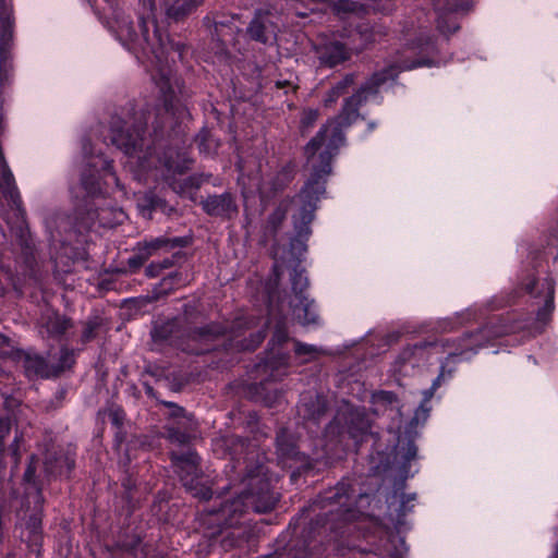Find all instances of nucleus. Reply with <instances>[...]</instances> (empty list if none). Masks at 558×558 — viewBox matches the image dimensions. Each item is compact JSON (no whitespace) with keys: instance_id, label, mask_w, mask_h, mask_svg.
Returning <instances> with one entry per match:
<instances>
[{"instance_id":"nucleus-47","label":"nucleus","mask_w":558,"mask_h":558,"mask_svg":"<svg viewBox=\"0 0 558 558\" xmlns=\"http://www.w3.org/2000/svg\"><path fill=\"white\" fill-rule=\"evenodd\" d=\"M280 274H281V265L278 262H276L274 265V275H275L276 281L279 280Z\"/></svg>"},{"instance_id":"nucleus-48","label":"nucleus","mask_w":558,"mask_h":558,"mask_svg":"<svg viewBox=\"0 0 558 558\" xmlns=\"http://www.w3.org/2000/svg\"><path fill=\"white\" fill-rule=\"evenodd\" d=\"M34 488L36 490V494H35V499L36 500H35V502H36V505L41 506V504L44 501L41 493L39 492V489L35 485H34Z\"/></svg>"},{"instance_id":"nucleus-49","label":"nucleus","mask_w":558,"mask_h":558,"mask_svg":"<svg viewBox=\"0 0 558 558\" xmlns=\"http://www.w3.org/2000/svg\"><path fill=\"white\" fill-rule=\"evenodd\" d=\"M281 175L283 177V181H284V182L290 181V180H291V178H292V171H291V169H283V171H282Z\"/></svg>"},{"instance_id":"nucleus-35","label":"nucleus","mask_w":558,"mask_h":558,"mask_svg":"<svg viewBox=\"0 0 558 558\" xmlns=\"http://www.w3.org/2000/svg\"><path fill=\"white\" fill-rule=\"evenodd\" d=\"M73 352L68 349L61 350L60 363L58 365H53L54 368L59 369L58 374L64 371L66 367H70L73 363Z\"/></svg>"},{"instance_id":"nucleus-9","label":"nucleus","mask_w":558,"mask_h":558,"mask_svg":"<svg viewBox=\"0 0 558 558\" xmlns=\"http://www.w3.org/2000/svg\"><path fill=\"white\" fill-rule=\"evenodd\" d=\"M521 284L525 292L534 300L533 305L537 307L533 329L539 332L549 322L555 307V282L551 278L536 280L533 276L529 275L526 282H521Z\"/></svg>"},{"instance_id":"nucleus-40","label":"nucleus","mask_w":558,"mask_h":558,"mask_svg":"<svg viewBox=\"0 0 558 558\" xmlns=\"http://www.w3.org/2000/svg\"><path fill=\"white\" fill-rule=\"evenodd\" d=\"M172 265V262L170 259H165L162 262V264H155V263H151L148 267H147V274L149 276H157L159 274V271L161 269H166V268H169L170 266Z\"/></svg>"},{"instance_id":"nucleus-16","label":"nucleus","mask_w":558,"mask_h":558,"mask_svg":"<svg viewBox=\"0 0 558 558\" xmlns=\"http://www.w3.org/2000/svg\"><path fill=\"white\" fill-rule=\"evenodd\" d=\"M316 52L320 63L329 68L344 62L351 56L350 49L347 48L345 44L339 40L319 43L316 47Z\"/></svg>"},{"instance_id":"nucleus-13","label":"nucleus","mask_w":558,"mask_h":558,"mask_svg":"<svg viewBox=\"0 0 558 558\" xmlns=\"http://www.w3.org/2000/svg\"><path fill=\"white\" fill-rule=\"evenodd\" d=\"M197 461V456L194 453L177 458L174 461L175 471L184 487L191 492L193 496L201 499H209L211 497L210 488L205 486L198 487Z\"/></svg>"},{"instance_id":"nucleus-27","label":"nucleus","mask_w":558,"mask_h":558,"mask_svg":"<svg viewBox=\"0 0 558 558\" xmlns=\"http://www.w3.org/2000/svg\"><path fill=\"white\" fill-rule=\"evenodd\" d=\"M354 83V75L348 74L341 82L333 86L324 99L325 106H331L338 98L348 93L349 87Z\"/></svg>"},{"instance_id":"nucleus-33","label":"nucleus","mask_w":558,"mask_h":558,"mask_svg":"<svg viewBox=\"0 0 558 558\" xmlns=\"http://www.w3.org/2000/svg\"><path fill=\"white\" fill-rule=\"evenodd\" d=\"M417 453V448L412 440H409L405 446H401L399 442L397 446V456L401 457L404 462H410L415 459Z\"/></svg>"},{"instance_id":"nucleus-8","label":"nucleus","mask_w":558,"mask_h":558,"mask_svg":"<svg viewBox=\"0 0 558 558\" xmlns=\"http://www.w3.org/2000/svg\"><path fill=\"white\" fill-rule=\"evenodd\" d=\"M83 151L85 155L87 169L82 175V186L88 196L104 194L106 191L102 189V183L106 186L114 184L120 187L119 180L112 171L111 161L102 155H93L88 144H83Z\"/></svg>"},{"instance_id":"nucleus-44","label":"nucleus","mask_w":558,"mask_h":558,"mask_svg":"<svg viewBox=\"0 0 558 558\" xmlns=\"http://www.w3.org/2000/svg\"><path fill=\"white\" fill-rule=\"evenodd\" d=\"M110 420L116 426H120L123 420V412L120 409L110 412Z\"/></svg>"},{"instance_id":"nucleus-59","label":"nucleus","mask_w":558,"mask_h":558,"mask_svg":"<svg viewBox=\"0 0 558 558\" xmlns=\"http://www.w3.org/2000/svg\"><path fill=\"white\" fill-rule=\"evenodd\" d=\"M283 85H284V83H282V82H277V87H278V88H281Z\"/></svg>"},{"instance_id":"nucleus-52","label":"nucleus","mask_w":558,"mask_h":558,"mask_svg":"<svg viewBox=\"0 0 558 558\" xmlns=\"http://www.w3.org/2000/svg\"><path fill=\"white\" fill-rule=\"evenodd\" d=\"M177 277H178V275H177V274L169 276V278L165 279L163 284H166V283H167V280H174Z\"/></svg>"},{"instance_id":"nucleus-45","label":"nucleus","mask_w":558,"mask_h":558,"mask_svg":"<svg viewBox=\"0 0 558 558\" xmlns=\"http://www.w3.org/2000/svg\"><path fill=\"white\" fill-rule=\"evenodd\" d=\"M20 441H21V437L16 435L15 438H14V442H13V445L11 447L12 456H13V458L15 460V463H19L20 458H21V453L19 451Z\"/></svg>"},{"instance_id":"nucleus-37","label":"nucleus","mask_w":558,"mask_h":558,"mask_svg":"<svg viewBox=\"0 0 558 558\" xmlns=\"http://www.w3.org/2000/svg\"><path fill=\"white\" fill-rule=\"evenodd\" d=\"M151 256V251L143 252L138 250V254L129 259V265L133 268L142 266Z\"/></svg>"},{"instance_id":"nucleus-25","label":"nucleus","mask_w":558,"mask_h":558,"mask_svg":"<svg viewBox=\"0 0 558 558\" xmlns=\"http://www.w3.org/2000/svg\"><path fill=\"white\" fill-rule=\"evenodd\" d=\"M278 454L282 458H294L299 451L295 440L288 437L286 430H280L276 438Z\"/></svg>"},{"instance_id":"nucleus-10","label":"nucleus","mask_w":558,"mask_h":558,"mask_svg":"<svg viewBox=\"0 0 558 558\" xmlns=\"http://www.w3.org/2000/svg\"><path fill=\"white\" fill-rule=\"evenodd\" d=\"M290 339L288 337L286 319L280 318L275 326L274 335L269 342V349L265 361L264 369L270 373L274 380L280 379L287 374L290 354L287 345Z\"/></svg>"},{"instance_id":"nucleus-11","label":"nucleus","mask_w":558,"mask_h":558,"mask_svg":"<svg viewBox=\"0 0 558 558\" xmlns=\"http://www.w3.org/2000/svg\"><path fill=\"white\" fill-rule=\"evenodd\" d=\"M280 23L281 15L275 8L267 5L255 11L247 33L252 39L262 44L279 43Z\"/></svg>"},{"instance_id":"nucleus-3","label":"nucleus","mask_w":558,"mask_h":558,"mask_svg":"<svg viewBox=\"0 0 558 558\" xmlns=\"http://www.w3.org/2000/svg\"><path fill=\"white\" fill-rule=\"evenodd\" d=\"M356 490L349 481H341L324 496L323 501L330 507L327 519L323 523L325 531L329 530L336 536H343L351 531V525L366 539L368 548L359 546L361 551H369L379 558H404L408 548L404 539H396L387 525H383L373 515L360 509L369 504L368 494H355Z\"/></svg>"},{"instance_id":"nucleus-1","label":"nucleus","mask_w":558,"mask_h":558,"mask_svg":"<svg viewBox=\"0 0 558 558\" xmlns=\"http://www.w3.org/2000/svg\"><path fill=\"white\" fill-rule=\"evenodd\" d=\"M107 8L102 14L111 19L106 22L117 39L131 51L138 62L143 63L149 72L151 80L158 89V104L154 112L145 111L141 116L134 114L132 121L122 122L113 119L110 128V142L122 150L128 157L126 165L134 173L137 181L148 183L151 181H166L178 194H190L196 189V180L193 177L178 181L175 174H183L190 169L192 159L186 151H179L168 147L162 157L157 149L165 148V134L178 133L185 120L190 119V112L181 104L178 93L181 92L179 78L170 65V58H179L183 53V45L172 44L167 34L157 26L154 14V3L148 0L149 16L140 17L137 35L129 16L116 9L117 0H104Z\"/></svg>"},{"instance_id":"nucleus-17","label":"nucleus","mask_w":558,"mask_h":558,"mask_svg":"<svg viewBox=\"0 0 558 558\" xmlns=\"http://www.w3.org/2000/svg\"><path fill=\"white\" fill-rule=\"evenodd\" d=\"M371 403L375 415H387L392 421L401 417V403L393 392L375 391L371 396Z\"/></svg>"},{"instance_id":"nucleus-39","label":"nucleus","mask_w":558,"mask_h":558,"mask_svg":"<svg viewBox=\"0 0 558 558\" xmlns=\"http://www.w3.org/2000/svg\"><path fill=\"white\" fill-rule=\"evenodd\" d=\"M36 463H37L36 457L32 456L29 464L24 473V481L27 484H34L35 473H36Z\"/></svg>"},{"instance_id":"nucleus-38","label":"nucleus","mask_w":558,"mask_h":558,"mask_svg":"<svg viewBox=\"0 0 558 558\" xmlns=\"http://www.w3.org/2000/svg\"><path fill=\"white\" fill-rule=\"evenodd\" d=\"M287 209L282 206L278 207L277 210L270 216L269 218V225L272 229H277V227L281 223V221L286 217Z\"/></svg>"},{"instance_id":"nucleus-19","label":"nucleus","mask_w":558,"mask_h":558,"mask_svg":"<svg viewBox=\"0 0 558 558\" xmlns=\"http://www.w3.org/2000/svg\"><path fill=\"white\" fill-rule=\"evenodd\" d=\"M214 24L217 39L221 41L225 47L229 45L234 46L236 36L241 34L243 26L240 17L236 15H231L230 17L216 20Z\"/></svg>"},{"instance_id":"nucleus-7","label":"nucleus","mask_w":558,"mask_h":558,"mask_svg":"<svg viewBox=\"0 0 558 558\" xmlns=\"http://www.w3.org/2000/svg\"><path fill=\"white\" fill-rule=\"evenodd\" d=\"M372 425L368 414L364 408L352 404L351 401L343 400L338 409L333 421L327 426L324 434V452L326 453V463H330L333 458H341L338 453L329 454L332 449L333 438L341 442L345 435L361 441L363 436L369 430Z\"/></svg>"},{"instance_id":"nucleus-57","label":"nucleus","mask_w":558,"mask_h":558,"mask_svg":"<svg viewBox=\"0 0 558 558\" xmlns=\"http://www.w3.org/2000/svg\"><path fill=\"white\" fill-rule=\"evenodd\" d=\"M268 293H269V302H270V304H271V303H272L274 295H272V293H271L270 291H268Z\"/></svg>"},{"instance_id":"nucleus-53","label":"nucleus","mask_w":558,"mask_h":558,"mask_svg":"<svg viewBox=\"0 0 558 558\" xmlns=\"http://www.w3.org/2000/svg\"><path fill=\"white\" fill-rule=\"evenodd\" d=\"M551 558H558V541H557V544H556V547H555V553H554Z\"/></svg>"},{"instance_id":"nucleus-42","label":"nucleus","mask_w":558,"mask_h":558,"mask_svg":"<svg viewBox=\"0 0 558 558\" xmlns=\"http://www.w3.org/2000/svg\"><path fill=\"white\" fill-rule=\"evenodd\" d=\"M96 328H97V324L95 322L89 320L86 323L83 335H82L84 342H87L93 339Z\"/></svg>"},{"instance_id":"nucleus-15","label":"nucleus","mask_w":558,"mask_h":558,"mask_svg":"<svg viewBox=\"0 0 558 558\" xmlns=\"http://www.w3.org/2000/svg\"><path fill=\"white\" fill-rule=\"evenodd\" d=\"M13 8L12 0H0V66L5 63L13 39Z\"/></svg>"},{"instance_id":"nucleus-58","label":"nucleus","mask_w":558,"mask_h":558,"mask_svg":"<svg viewBox=\"0 0 558 558\" xmlns=\"http://www.w3.org/2000/svg\"><path fill=\"white\" fill-rule=\"evenodd\" d=\"M293 558H310V557L307 556V554L303 553L302 557H296V555H295V556H293Z\"/></svg>"},{"instance_id":"nucleus-4","label":"nucleus","mask_w":558,"mask_h":558,"mask_svg":"<svg viewBox=\"0 0 558 558\" xmlns=\"http://www.w3.org/2000/svg\"><path fill=\"white\" fill-rule=\"evenodd\" d=\"M257 324L255 318L240 317L235 319L228 332L226 328L214 324L179 336L173 332L174 324L168 323L155 326L151 336L155 341H168L171 345L191 354H203L213 350L220 336H226L229 348L251 351L255 350L266 336L265 330H259L256 333H250V339L243 338L244 331Z\"/></svg>"},{"instance_id":"nucleus-51","label":"nucleus","mask_w":558,"mask_h":558,"mask_svg":"<svg viewBox=\"0 0 558 558\" xmlns=\"http://www.w3.org/2000/svg\"><path fill=\"white\" fill-rule=\"evenodd\" d=\"M452 329L450 322H444L442 330H450Z\"/></svg>"},{"instance_id":"nucleus-28","label":"nucleus","mask_w":558,"mask_h":558,"mask_svg":"<svg viewBox=\"0 0 558 558\" xmlns=\"http://www.w3.org/2000/svg\"><path fill=\"white\" fill-rule=\"evenodd\" d=\"M460 10L464 9L460 5H453L449 8L450 13H457ZM437 26L439 31L444 34L453 33L459 28L457 21L451 16V14H439Z\"/></svg>"},{"instance_id":"nucleus-12","label":"nucleus","mask_w":558,"mask_h":558,"mask_svg":"<svg viewBox=\"0 0 558 558\" xmlns=\"http://www.w3.org/2000/svg\"><path fill=\"white\" fill-rule=\"evenodd\" d=\"M291 284L294 293V299L289 304L292 315L304 326L316 324L318 319L316 306L314 301L310 300L305 294L308 279L303 270L293 269Z\"/></svg>"},{"instance_id":"nucleus-61","label":"nucleus","mask_w":558,"mask_h":558,"mask_svg":"<svg viewBox=\"0 0 558 558\" xmlns=\"http://www.w3.org/2000/svg\"><path fill=\"white\" fill-rule=\"evenodd\" d=\"M95 222L93 221L90 225L88 222H82L83 226H86V227H92V225H94Z\"/></svg>"},{"instance_id":"nucleus-54","label":"nucleus","mask_w":558,"mask_h":558,"mask_svg":"<svg viewBox=\"0 0 558 558\" xmlns=\"http://www.w3.org/2000/svg\"><path fill=\"white\" fill-rule=\"evenodd\" d=\"M93 7L95 8V12H96L97 14H100L99 8H98V5H97V0H95V4H93Z\"/></svg>"},{"instance_id":"nucleus-2","label":"nucleus","mask_w":558,"mask_h":558,"mask_svg":"<svg viewBox=\"0 0 558 558\" xmlns=\"http://www.w3.org/2000/svg\"><path fill=\"white\" fill-rule=\"evenodd\" d=\"M404 39L405 47L396 63L375 73L356 94L348 98L341 113L336 119L329 120L305 147L311 173L300 194L292 201L295 207L293 214L295 236L291 241L292 252L306 251L305 242L312 233L310 226L314 220L316 204L325 193V183L331 173V160L344 144L343 128L359 118L357 109L361 102L371 95L375 96L378 87L393 80L400 71L440 64L438 61L425 58L435 51V43L426 36L422 27L418 31L407 28Z\"/></svg>"},{"instance_id":"nucleus-64","label":"nucleus","mask_w":558,"mask_h":558,"mask_svg":"<svg viewBox=\"0 0 558 558\" xmlns=\"http://www.w3.org/2000/svg\"><path fill=\"white\" fill-rule=\"evenodd\" d=\"M298 15H300V16H305L306 14H305V13H301V12H300V13H298Z\"/></svg>"},{"instance_id":"nucleus-36","label":"nucleus","mask_w":558,"mask_h":558,"mask_svg":"<svg viewBox=\"0 0 558 558\" xmlns=\"http://www.w3.org/2000/svg\"><path fill=\"white\" fill-rule=\"evenodd\" d=\"M11 430V421L9 417H0V453L4 451V439Z\"/></svg>"},{"instance_id":"nucleus-62","label":"nucleus","mask_w":558,"mask_h":558,"mask_svg":"<svg viewBox=\"0 0 558 558\" xmlns=\"http://www.w3.org/2000/svg\"><path fill=\"white\" fill-rule=\"evenodd\" d=\"M243 180H244V175H243V173H241L239 181L242 182Z\"/></svg>"},{"instance_id":"nucleus-30","label":"nucleus","mask_w":558,"mask_h":558,"mask_svg":"<svg viewBox=\"0 0 558 558\" xmlns=\"http://www.w3.org/2000/svg\"><path fill=\"white\" fill-rule=\"evenodd\" d=\"M27 530L29 532L28 542L34 546L41 544V515L40 513L33 514L27 522Z\"/></svg>"},{"instance_id":"nucleus-26","label":"nucleus","mask_w":558,"mask_h":558,"mask_svg":"<svg viewBox=\"0 0 558 558\" xmlns=\"http://www.w3.org/2000/svg\"><path fill=\"white\" fill-rule=\"evenodd\" d=\"M181 240L175 239H167L163 236L151 239L150 241H144L138 243V250L143 252L151 251V255L162 248L167 247H175L181 245Z\"/></svg>"},{"instance_id":"nucleus-21","label":"nucleus","mask_w":558,"mask_h":558,"mask_svg":"<svg viewBox=\"0 0 558 558\" xmlns=\"http://www.w3.org/2000/svg\"><path fill=\"white\" fill-rule=\"evenodd\" d=\"M203 0H163L168 17L180 20L202 4Z\"/></svg>"},{"instance_id":"nucleus-41","label":"nucleus","mask_w":558,"mask_h":558,"mask_svg":"<svg viewBox=\"0 0 558 558\" xmlns=\"http://www.w3.org/2000/svg\"><path fill=\"white\" fill-rule=\"evenodd\" d=\"M158 202L159 201L155 196L149 195L145 197V201L143 203H140V207L143 214L145 215L146 210L150 211L151 209H155L158 205Z\"/></svg>"},{"instance_id":"nucleus-63","label":"nucleus","mask_w":558,"mask_h":558,"mask_svg":"<svg viewBox=\"0 0 558 558\" xmlns=\"http://www.w3.org/2000/svg\"><path fill=\"white\" fill-rule=\"evenodd\" d=\"M374 128H375V124L371 123L369 124V131H372Z\"/></svg>"},{"instance_id":"nucleus-5","label":"nucleus","mask_w":558,"mask_h":558,"mask_svg":"<svg viewBox=\"0 0 558 558\" xmlns=\"http://www.w3.org/2000/svg\"><path fill=\"white\" fill-rule=\"evenodd\" d=\"M245 489L241 494L211 513V521L222 523L226 527H240L247 523L250 510L268 512L274 509L278 496L271 490L270 478L264 465H258L255 472H250L244 480Z\"/></svg>"},{"instance_id":"nucleus-34","label":"nucleus","mask_w":558,"mask_h":558,"mask_svg":"<svg viewBox=\"0 0 558 558\" xmlns=\"http://www.w3.org/2000/svg\"><path fill=\"white\" fill-rule=\"evenodd\" d=\"M318 110L313 108L304 109L301 117V126L303 130H306L316 122L318 119Z\"/></svg>"},{"instance_id":"nucleus-46","label":"nucleus","mask_w":558,"mask_h":558,"mask_svg":"<svg viewBox=\"0 0 558 558\" xmlns=\"http://www.w3.org/2000/svg\"><path fill=\"white\" fill-rule=\"evenodd\" d=\"M45 471L49 474H60L61 471L58 470L57 465H52L49 460L45 461Z\"/></svg>"},{"instance_id":"nucleus-6","label":"nucleus","mask_w":558,"mask_h":558,"mask_svg":"<svg viewBox=\"0 0 558 558\" xmlns=\"http://www.w3.org/2000/svg\"><path fill=\"white\" fill-rule=\"evenodd\" d=\"M521 328L517 324L499 326H486L476 333H471L463 339L457 341L451 338H444L435 342H424L407 348L401 354L399 362L402 365L409 363L412 367L418 365L420 360L433 354L446 353L448 357H460L461 360L470 359L478 348L487 345L493 339L504 335L514 332Z\"/></svg>"},{"instance_id":"nucleus-60","label":"nucleus","mask_w":558,"mask_h":558,"mask_svg":"<svg viewBox=\"0 0 558 558\" xmlns=\"http://www.w3.org/2000/svg\"><path fill=\"white\" fill-rule=\"evenodd\" d=\"M248 193H251V191H245V190H244V191H243V195H244V197H248Z\"/></svg>"},{"instance_id":"nucleus-20","label":"nucleus","mask_w":558,"mask_h":558,"mask_svg":"<svg viewBox=\"0 0 558 558\" xmlns=\"http://www.w3.org/2000/svg\"><path fill=\"white\" fill-rule=\"evenodd\" d=\"M204 210L211 216L231 218L236 213V206L231 194L214 195L203 203Z\"/></svg>"},{"instance_id":"nucleus-50","label":"nucleus","mask_w":558,"mask_h":558,"mask_svg":"<svg viewBox=\"0 0 558 558\" xmlns=\"http://www.w3.org/2000/svg\"><path fill=\"white\" fill-rule=\"evenodd\" d=\"M64 462H65V464H66L68 470H70V469H71V468H73V465H74V461H73V460H71V459H69V458H66V459L64 460Z\"/></svg>"},{"instance_id":"nucleus-56","label":"nucleus","mask_w":558,"mask_h":558,"mask_svg":"<svg viewBox=\"0 0 558 558\" xmlns=\"http://www.w3.org/2000/svg\"><path fill=\"white\" fill-rule=\"evenodd\" d=\"M256 187L259 193H263V187L260 186L259 182L256 183Z\"/></svg>"},{"instance_id":"nucleus-18","label":"nucleus","mask_w":558,"mask_h":558,"mask_svg":"<svg viewBox=\"0 0 558 558\" xmlns=\"http://www.w3.org/2000/svg\"><path fill=\"white\" fill-rule=\"evenodd\" d=\"M415 499V494H403L398 502L391 501L389 504V522L398 534L409 529L405 517L413 510Z\"/></svg>"},{"instance_id":"nucleus-31","label":"nucleus","mask_w":558,"mask_h":558,"mask_svg":"<svg viewBox=\"0 0 558 558\" xmlns=\"http://www.w3.org/2000/svg\"><path fill=\"white\" fill-rule=\"evenodd\" d=\"M294 354L295 359H299L301 363H305L316 359L319 350L314 345L294 342Z\"/></svg>"},{"instance_id":"nucleus-24","label":"nucleus","mask_w":558,"mask_h":558,"mask_svg":"<svg viewBox=\"0 0 558 558\" xmlns=\"http://www.w3.org/2000/svg\"><path fill=\"white\" fill-rule=\"evenodd\" d=\"M44 326L49 336L57 337L61 336L70 327V320L57 313H50Z\"/></svg>"},{"instance_id":"nucleus-22","label":"nucleus","mask_w":558,"mask_h":558,"mask_svg":"<svg viewBox=\"0 0 558 558\" xmlns=\"http://www.w3.org/2000/svg\"><path fill=\"white\" fill-rule=\"evenodd\" d=\"M444 379V371L437 376V378L433 381V385L429 389L423 392V401L420 407L415 410L414 416L412 418L411 425L416 426L421 422H425L429 415L430 408L428 405L430 399L433 398L435 391L440 386L441 380Z\"/></svg>"},{"instance_id":"nucleus-55","label":"nucleus","mask_w":558,"mask_h":558,"mask_svg":"<svg viewBox=\"0 0 558 558\" xmlns=\"http://www.w3.org/2000/svg\"><path fill=\"white\" fill-rule=\"evenodd\" d=\"M282 183H275V186H274V190H278V189H281L282 187Z\"/></svg>"},{"instance_id":"nucleus-14","label":"nucleus","mask_w":558,"mask_h":558,"mask_svg":"<svg viewBox=\"0 0 558 558\" xmlns=\"http://www.w3.org/2000/svg\"><path fill=\"white\" fill-rule=\"evenodd\" d=\"M327 409L325 396L316 395L315 399L308 392L302 393L298 414L304 420L305 427L312 432V425L319 424Z\"/></svg>"},{"instance_id":"nucleus-29","label":"nucleus","mask_w":558,"mask_h":558,"mask_svg":"<svg viewBox=\"0 0 558 558\" xmlns=\"http://www.w3.org/2000/svg\"><path fill=\"white\" fill-rule=\"evenodd\" d=\"M196 142L198 144L199 151L207 155L215 154L219 146L218 141L214 138L211 133L206 129L199 132L196 137Z\"/></svg>"},{"instance_id":"nucleus-32","label":"nucleus","mask_w":558,"mask_h":558,"mask_svg":"<svg viewBox=\"0 0 558 558\" xmlns=\"http://www.w3.org/2000/svg\"><path fill=\"white\" fill-rule=\"evenodd\" d=\"M333 9L339 15L345 13L350 14L349 20L350 23H352L356 15L357 4L349 0H338L335 3Z\"/></svg>"},{"instance_id":"nucleus-43","label":"nucleus","mask_w":558,"mask_h":558,"mask_svg":"<svg viewBox=\"0 0 558 558\" xmlns=\"http://www.w3.org/2000/svg\"><path fill=\"white\" fill-rule=\"evenodd\" d=\"M391 0H385V3L381 4L380 1H375L372 5H369V8H372L373 10H376V11H380V12H389L392 7H391Z\"/></svg>"},{"instance_id":"nucleus-23","label":"nucleus","mask_w":558,"mask_h":558,"mask_svg":"<svg viewBox=\"0 0 558 558\" xmlns=\"http://www.w3.org/2000/svg\"><path fill=\"white\" fill-rule=\"evenodd\" d=\"M89 219L97 218L98 223L106 228H111L114 225L121 223L124 218V213L120 209L107 210L100 209L97 211L88 213Z\"/></svg>"}]
</instances>
